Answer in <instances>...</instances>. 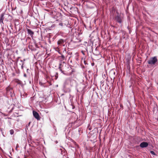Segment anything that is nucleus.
Returning a JSON list of instances; mask_svg holds the SVG:
<instances>
[{
    "instance_id": "f257e3e1",
    "label": "nucleus",
    "mask_w": 158,
    "mask_h": 158,
    "mask_svg": "<svg viewBox=\"0 0 158 158\" xmlns=\"http://www.w3.org/2000/svg\"><path fill=\"white\" fill-rule=\"evenodd\" d=\"M157 61V59L156 56H154L150 58L148 61V64L151 65L154 64Z\"/></svg>"
},
{
    "instance_id": "f03ea898",
    "label": "nucleus",
    "mask_w": 158,
    "mask_h": 158,
    "mask_svg": "<svg viewBox=\"0 0 158 158\" xmlns=\"http://www.w3.org/2000/svg\"><path fill=\"white\" fill-rule=\"evenodd\" d=\"M60 57H61V58H62V60H61L60 61V63L59 69H60V70L61 72L62 73H63L64 74V73H63V71H62V69H61V66L62 65V63H65V62L64 61H63V60H64V59H65V57H64V55H62Z\"/></svg>"
},
{
    "instance_id": "7ed1b4c3",
    "label": "nucleus",
    "mask_w": 158,
    "mask_h": 158,
    "mask_svg": "<svg viewBox=\"0 0 158 158\" xmlns=\"http://www.w3.org/2000/svg\"><path fill=\"white\" fill-rule=\"evenodd\" d=\"M33 114L34 117L36 118L37 120H40V117L37 112L34 110H33Z\"/></svg>"
},
{
    "instance_id": "20e7f679",
    "label": "nucleus",
    "mask_w": 158,
    "mask_h": 158,
    "mask_svg": "<svg viewBox=\"0 0 158 158\" xmlns=\"http://www.w3.org/2000/svg\"><path fill=\"white\" fill-rule=\"evenodd\" d=\"M67 81L70 82V84L71 86H73V83L75 82V81L74 80L71 79L70 78H69L66 79L65 82L64 83L65 85L66 84V82Z\"/></svg>"
},
{
    "instance_id": "39448f33",
    "label": "nucleus",
    "mask_w": 158,
    "mask_h": 158,
    "mask_svg": "<svg viewBox=\"0 0 158 158\" xmlns=\"http://www.w3.org/2000/svg\"><path fill=\"white\" fill-rule=\"evenodd\" d=\"M148 146V143L146 142H143L140 144V146L141 148H146Z\"/></svg>"
},
{
    "instance_id": "423d86ee",
    "label": "nucleus",
    "mask_w": 158,
    "mask_h": 158,
    "mask_svg": "<svg viewBox=\"0 0 158 158\" xmlns=\"http://www.w3.org/2000/svg\"><path fill=\"white\" fill-rule=\"evenodd\" d=\"M115 19L116 20V21L118 22V23H121V19L118 13V15L116 16L115 18Z\"/></svg>"
},
{
    "instance_id": "0eeeda50",
    "label": "nucleus",
    "mask_w": 158,
    "mask_h": 158,
    "mask_svg": "<svg viewBox=\"0 0 158 158\" xmlns=\"http://www.w3.org/2000/svg\"><path fill=\"white\" fill-rule=\"evenodd\" d=\"M64 42L65 41L64 40L60 39L57 41V44L59 46H61L63 45Z\"/></svg>"
},
{
    "instance_id": "6e6552de",
    "label": "nucleus",
    "mask_w": 158,
    "mask_h": 158,
    "mask_svg": "<svg viewBox=\"0 0 158 158\" xmlns=\"http://www.w3.org/2000/svg\"><path fill=\"white\" fill-rule=\"evenodd\" d=\"M4 13H2L0 15V23H2L3 24V21L4 19Z\"/></svg>"
},
{
    "instance_id": "1a4fd4ad",
    "label": "nucleus",
    "mask_w": 158,
    "mask_h": 158,
    "mask_svg": "<svg viewBox=\"0 0 158 158\" xmlns=\"http://www.w3.org/2000/svg\"><path fill=\"white\" fill-rule=\"evenodd\" d=\"M27 31L28 33L31 36V37H32L34 34V32L30 29H27Z\"/></svg>"
},
{
    "instance_id": "9d476101",
    "label": "nucleus",
    "mask_w": 158,
    "mask_h": 158,
    "mask_svg": "<svg viewBox=\"0 0 158 158\" xmlns=\"http://www.w3.org/2000/svg\"><path fill=\"white\" fill-rule=\"evenodd\" d=\"M12 87H10V86H8L6 88V90L7 92H10V93H12Z\"/></svg>"
},
{
    "instance_id": "9b49d317",
    "label": "nucleus",
    "mask_w": 158,
    "mask_h": 158,
    "mask_svg": "<svg viewBox=\"0 0 158 158\" xmlns=\"http://www.w3.org/2000/svg\"><path fill=\"white\" fill-rule=\"evenodd\" d=\"M25 61V60L24 59L23 60H20L21 62H22V65L21 66L22 69H23V64H24V61Z\"/></svg>"
},
{
    "instance_id": "f8f14e48",
    "label": "nucleus",
    "mask_w": 158,
    "mask_h": 158,
    "mask_svg": "<svg viewBox=\"0 0 158 158\" xmlns=\"http://www.w3.org/2000/svg\"><path fill=\"white\" fill-rule=\"evenodd\" d=\"M15 82L18 84H21L22 83L21 81L18 79L16 80Z\"/></svg>"
},
{
    "instance_id": "ddd939ff",
    "label": "nucleus",
    "mask_w": 158,
    "mask_h": 158,
    "mask_svg": "<svg viewBox=\"0 0 158 158\" xmlns=\"http://www.w3.org/2000/svg\"><path fill=\"white\" fill-rule=\"evenodd\" d=\"M10 134L11 135H12L14 133V131L13 130L11 129L10 130Z\"/></svg>"
},
{
    "instance_id": "4468645a",
    "label": "nucleus",
    "mask_w": 158,
    "mask_h": 158,
    "mask_svg": "<svg viewBox=\"0 0 158 158\" xmlns=\"http://www.w3.org/2000/svg\"><path fill=\"white\" fill-rule=\"evenodd\" d=\"M150 153L152 155H156V154H155V152L152 151H150Z\"/></svg>"
},
{
    "instance_id": "2eb2a0df",
    "label": "nucleus",
    "mask_w": 158,
    "mask_h": 158,
    "mask_svg": "<svg viewBox=\"0 0 158 158\" xmlns=\"http://www.w3.org/2000/svg\"><path fill=\"white\" fill-rule=\"evenodd\" d=\"M26 95V94H23V95H22V94L21 93V97H22L23 98L25 97Z\"/></svg>"
},
{
    "instance_id": "dca6fc26",
    "label": "nucleus",
    "mask_w": 158,
    "mask_h": 158,
    "mask_svg": "<svg viewBox=\"0 0 158 158\" xmlns=\"http://www.w3.org/2000/svg\"><path fill=\"white\" fill-rule=\"evenodd\" d=\"M59 25L62 26L63 25V23H60L59 24Z\"/></svg>"
},
{
    "instance_id": "f3484780",
    "label": "nucleus",
    "mask_w": 158,
    "mask_h": 158,
    "mask_svg": "<svg viewBox=\"0 0 158 158\" xmlns=\"http://www.w3.org/2000/svg\"><path fill=\"white\" fill-rule=\"evenodd\" d=\"M24 76L25 77H26V76H27L26 74H24Z\"/></svg>"
},
{
    "instance_id": "a211bd4d",
    "label": "nucleus",
    "mask_w": 158,
    "mask_h": 158,
    "mask_svg": "<svg viewBox=\"0 0 158 158\" xmlns=\"http://www.w3.org/2000/svg\"><path fill=\"white\" fill-rule=\"evenodd\" d=\"M129 66V62H128L127 63V66Z\"/></svg>"
},
{
    "instance_id": "6ab92c4d",
    "label": "nucleus",
    "mask_w": 158,
    "mask_h": 158,
    "mask_svg": "<svg viewBox=\"0 0 158 158\" xmlns=\"http://www.w3.org/2000/svg\"><path fill=\"white\" fill-rule=\"evenodd\" d=\"M29 70V69H27V72H28V71Z\"/></svg>"
},
{
    "instance_id": "aec40b11",
    "label": "nucleus",
    "mask_w": 158,
    "mask_h": 158,
    "mask_svg": "<svg viewBox=\"0 0 158 158\" xmlns=\"http://www.w3.org/2000/svg\"><path fill=\"white\" fill-rule=\"evenodd\" d=\"M56 79H57L58 77L56 76Z\"/></svg>"
}]
</instances>
